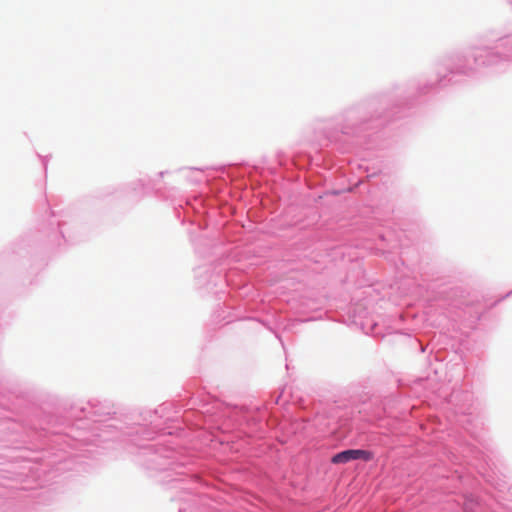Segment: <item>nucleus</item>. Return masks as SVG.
Here are the masks:
<instances>
[{
    "instance_id": "f257e3e1",
    "label": "nucleus",
    "mask_w": 512,
    "mask_h": 512,
    "mask_svg": "<svg viewBox=\"0 0 512 512\" xmlns=\"http://www.w3.org/2000/svg\"><path fill=\"white\" fill-rule=\"evenodd\" d=\"M352 460V449L340 452L332 457V462L335 464L346 463Z\"/></svg>"
},
{
    "instance_id": "f03ea898",
    "label": "nucleus",
    "mask_w": 512,
    "mask_h": 512,
    "mask_svg": "<svg viewBox=\"0 0 512 512\" xmlns=\"http://www.w3.org/2000/svg\"><path fill=\"white\" fill-rule=\"evenodd\" d=\"M373 453L366 450H355L354 449V461L355 460H363L370 461L373 459Z\"/></svg>"
}]
</instances>
